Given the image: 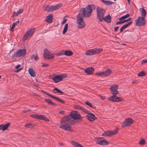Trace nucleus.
<instances>
[{
    "instance_id": "f257e3e1",
    "label": "nucleus",
    "mask_w": 147,
    "mask_h": 147,
    "mask_svg": "<svg viewBox=\"0 0 147 147\" xmlns=\"http://www.w3.org/2000/svg\"><path fill=\"white\" fill-rule=\"evenodd\" d=\"M81 118L80 115L74 111L71 112L70 115L63 117L61 120V125L60 127L66 130L72 131L70 125L73 124L74 120L79 119Z\"/></svg>"
},
{
    "instance_id": "f03ea898",
    "label": "nucleus",
    "mask_w": 147,
    "mask_h": 147,
    "mask_svg": "<svg viewBox=\"0 0 147 147\" xmlns=\"http://www.w3.org/2000/svg\"><path fill=\"white\" fill-rule=\"evenodd\" d=\"M118 86L117 85L112 86L110 88L112 94L114 95L109 98V100L113 102H118L121 101L122 99L121 97H118L115 96L119 92L117 90Z\"/></svg>"
},
{
    "instance_id": "7ed1b4c3",
    "label": "nucleus",
    "mask_w": 147,
    "mask_h": 147,
    "mask_svg": "<svg viewBox=\"0 0 147 147\" xmlns=\"http://www.w3.org/2000/svg\"><path fill=\"white\" fill-rule=\"evenodd\" d=\"M93 6L89 5L86 8H82L80 11L78 15L84 18V17L89 18L91 15L92 10V7Z\"/></svg>"
},
{
    "instance_id": "20e7f679",
    "label": "nucleus",
    "mask_w": 147,
    "mask_h": 147,
    "mask_svg": "<svg viewBox=\"0 0 147 147\" xmlns=\"http://www.w3.org/2000/svg\"><path fill=\"white\" fill-rule=\"evenodd\" d=\"M62 6V4L61 3H59L53 6L45 5L43 7V9L47 12L52 11L59 9Z\"/></svg>"
},
{
    "instance_id": "39448f33",
    "label": "nucleus",
    "mask_w": 147,
    "mask_h": 147,
    "mask_svg": "<svg viewBox=\"0 0 147 147\" xmlns=\"http://www.w3.org/2000/svg\"><path fill=\"white\" fill-rule=\"evenodd\" d=\"M97 17L100 22L103 20V17L105 13V11L100 7H98L96 9Z\"/></svg>"
},
{
    "instance_id": "423d86ee",
    "label": "nucleus",
    "mask_w": 147,
    "mask_h": 147,
    "mask_svg": "<svg viewBox=\"0 0 147 147\" xmlns=\"http://www.w3.org/2000/svg\"><path fill=\"white\" fill-rule=\"evenodd\" d=\"M26 54V51L25 49H20L17 51L13 55V57H24Z\"/></svg>"
},
{
    "instance_id": "0eeeda50",
    "label": "nucleus",
    "mask_w": 147,
    "mask_h": 147,
    "mask_svg": "<svg viewBox=\"0 0 147 147\" xmlns=\"http://www.w3.org/2000/svg\"><path fill=\"white\" fill-rule=\"evenodd\" d=\"M83 18L78 15L77 18V22L78 28H83L85 26L86 24L83 20Z\"/></svg>"
},
{
    "instance_id": "6e6552de",
    "label": "nucleus",
    "mask_w": 147,
    "mask_h": 147,
    "mask_svg": "<svg viewBox=\"0 0 147 147\" xmlns=\"http://www.w3.org/2000/svg\"><path fill=\"white\" fill-rule=\"evenodd\" d=\"M67 76L66 74H62L55 76L53 79V81L57 83L62 80L63 78H65Z\"/></svg>"
},
{
    "instance_id": "1a4fd4ad",
    "label": "nucleus",
    "mask_w": 147,
    "mask_h": 147,
    "mask_svg": "<svg viewBox=\"0 0 147 147\" xmlns=\"http://www.w3.org/2000/svg\"><path fill=\"white\" fill-rule=\"evenodd\" d=\"M44 57L45 58L48 59H52L54 57L53 55L47 49L44 50L43 53Z\"/></svg>"
},
{
    "instance_id": "9d476101",
    "label": "nucleus",
    "mask_w": 147,
    "mask_h": 147,
    "mask_svg": "<svg viewBox=\"0 0 147 147\" xmlns=\"http://www.w3.org/2000/svg\"><path fill=\"white\" fill-rule=\"evenodd\" d=\"M35 30L34 28H32L29 30L25 34L24 36V40H26L29 37H30L34 34Z\"/></svg>"
},
{
    "instance_id": "9b49d317",
    "label": "nucleus",
    "mask_w": 147,
    "mask_h": 147,
    "mask_svg": "<svg viewBox=\"0 0 147 147\" xmlns=\"http://www.w3.org/2000/svg\"><path fill=\"white\" fill-rule=\"evenodd\" d=\"M135 23L137 26H143L145 24L144 18V17H138L135 21Z\"/></svg>"
},
{
    "instance_id": "f8f14e48",
    "label": "nucleus",
    "mask_w": 147,
    "mask_h": 147,
    "mask_svg": "<svg viewBox=\"0 0 147 147\" xmlns=\"http://www.w3.org/2000/svg\"><path fill=\"white\" fill-rule=\"evenodd\" d=\"M87 112H85V113L88 114L86 117L89 121H92L96 119L94 114L87 110Z\"/></svg>"
},
{
    "instance_id": "ddd939ff",
    "label": "nucleus",
    "mask_w": 147,
    "mask_h": 147,
    "mask_svg": "<svg viewBox=\"0 0 147 147\" xmlns=\"http://www.w3.org/2000/svg\"><path fill=\"white\" fill-rule=\"evenodd\" d=\"M30 116L34 118L43 120L46 121H49V120L46 117L43 115L33 114L30 115Z\"/></svg>"
},
{
    "instance_id": "4468645a",
    "label": "nucleus",
    "mask_w": 147,
    "mask_h": 147,
    "mask_svg": "<svg viewBox=\"0 0 147 147\" xmlns=\"http://www.w3.org/2000/svg\"><path fill=\"white\" fill-rule=\"evenodd\" d=\"M96 143L100 145H105L108 144V142L106 140L100 138H96Z\"/></svg>"
},
{
    "instance_id": "2eb2a0df",
    "label": "nucleus",
    "mask_w": 147,
    "mask_h": 147,
    "mask_svg": "<svg viewBox=\"0 0 147 147\" xmlns=\"http://www.w3.org/2000/svg\"><path fill=\"white\" fill-rule=\"evenodd\" d=\"M133 123L132 119L130 118H129L126 119L123 123L122 124V126L125 127L130 125Z\"/></svg>"
},
{
    "instance_id": "dca6fc26",
    "label": "nucleus",
    "mask_w": 147,
    "mask_h": 147,
    "mask_svg": "<svg viewBox=\"0 0 147 147\" xmlns=\"http://www.w3.org/2000/svg\"><path fill=\"white\" fill-rule=\"evenodd\" d=\"M43 92L44 93H45V94H46L47 95H48L49 96H50V97H51L57 100L58 101H60L62 103H64V102L63 100L60 99L58 97H55L52 95H51L45 91H43Z\"/></svg>"
},
{
    "instance_id": "f3484780",
    "label": "nucleus",
    "mask_w": 147,
    "mask_h": 147,
    "mask_svg": "<svg viewBox=\"0 0 147 147\" xmlns=\"http://www.w3.org/2000/svg\"><path fill=\"white\" fill-rule=\"evenodd\" d=\"M10 125V123H8L5 125H0V130L4 131L7 129Z\"/></svg>"
},
{
    "instance_id": "a211bd4d",
    "label": "nucleus",
    "mask_w": 147,
    "mask_h": 147,
    "mask_svg": "<svg viewBox=\"0 0 147 147\" xmlns=\"http://www.w3.org/2000/svg\"><path fill=\"white\" fill-rule=\"evenodd\" d=\"M111 17L109 14L103 17V20L108 23H110L111 22Z\"/></svg>"
},
{
    "instance_id": "6ab92c4d",
    "label": "nucleus",
    "mask_w": 147,
    "mask_h": 147,
    "mask_svg": "<svg viewBox=\"0 0 147 147\" xmlns=\"http://www.w3.org/2000/svg\"><path fill=\"white\" fill-rule=\"evenodd\" d=\"M53 20V15L49 14L47 17L46 19V21L48 23H51Z\"/></svg>"
},
{
    "instance_id": "aec40b11",
    "label": "nucleus",
    "mask_w": 147,
    "mask_h": 147,
    "mask_svg": "<svg viewBox=\"0 0 147 147\" xmlns=\"http://www.w3.org/2000/svg\"><path fill=\"white\" fill-rule=\"evenodd\" d=\"M94 69L92 67H90L87 68L85 71L86 73L88 74H92L94 71Z\"/></svg>"
},
{
    "instance_id": "412c9836",
    "label": "nucleus",
    "mask_w": 147,
    "mask_h": 147,
    "mask_svg": "<svg viewBox=\"0 0 147 147\" xmlns=\"http://www.w3.org/2000/svg\"><path fill=\"white\" fill-rule=\"evenodd\" d=\"M132 22H130L126 24L125 25L123 26L120 29V32H122L124 30L128 27L129 25H130Z\"/></svg>"
},
{
    "instance_id": "4be33fe9",
    "label": "nucleus",
    "mask_w": 147,
    "mask_h": 147,
    "mask_svg": "<svg viewBox=\"0 0 147 147\" xmlns=\"http://www.w3.org/2000/svg\"><path fill=\"white\" fill-rule=\"evenodd\" d=\"M74 109H80L83 111L84 112H87V111L86 109H85L84 108L78 105H76L74 106Z\"/></svg>"
},
{
    "instance_id": "5701e85b",
    "label": "nucleus",
    "mask_w": 147,
    "mask_h": 147,
    "mask_svg": "<svg viewBox=\"0 0 147 147\" xmlns=\"http://www.w3.org/2000/svg\"><path fill=\"white\" fill-rule=\"evenodd\" d=\"M94 49H89L86 53V54L87 55H94Z\"/></svg>"
},
{
    "instance_id": "b1692460",
    "label": "nucleus",
    "mask_w": 147,
    "mask_h": 147,
    "mask_svg": "<svg viewBox=\"0 0 147 147\" xmlns=\"http://www.w3.org/2000/svg\"><path fill=\"white\" fill-rule=\"evenodd\" d=\"M28 72L30 75L32 77L35 76V72L34 70L32 68H30L28 70Z\"/></svg>"
},
{
    "instance_id": "393cba45",
    "label": "nucleus",
    "mask_w": 147,
    "mask_h": 147,
    "mask_svg": "<svg viewBox=\"0 0 147 147\" xmlns=\"http://www.w3.org/2000/svg\"><path fill=\"white\" fill-rule=\"evenodd\" d=\"M140 10L141 11V15L142 16V17H144V18L146 13L145 10L143 8H140Z\"/></svg>"
},
{
    "instance_id": "a878e982",
    "label": "nucleus",
    "mask_w": 147,
    "mask_h": 147,
    "mask_svg": "<svg viewBox=\"0 0 147 147\" xmlns=\"http://www.w3.org/2000/svg\"><path fill=\"white\" fill-rule=\"evenodd\" d=\"M72 143L75 147H83L80 144L78 143L75 141H72Z\"/></svg>"
},
{
    "instance_id": "bb28decb",
    "label": "nucleus",
    "mask_w": 147,
    "mask_h": 147,
    "mask_svg": "<svg viewBox=\"0 0 147 147\" xmlns=\"http://www.w3.org/2000/svg\"><path fill=\"white\" fill-rule=\"evenodd\" d=\"M119 129L117 128L115 129L114 130H110L111 136L116 134L118 132Z\"/></svg>"
},
{
    "instance_id": "cd10ccee",
    "label": "nucleus",
    "mask_w": 147,
    "mask_h": 147,
    "mask_svg": "<svg viewBox=\"0 0 147 147\" xmlns=\"http://www.w3.org/2000/svg\"><path fill=\"white\" fill-rule=\"evenodd\" d=\"M130 16V15L129 13H127L126 14V15L123 16L121 17L119 19V20L120 21L121 20H125V19L128 17H129Z\"/></svg>"
},
{
    "instance_id": "c85d7f7f",
    "label": "nucleus",
    "mask_w": 147,
    "mask_h": 147,
    "mask_svg": "<svg viewBox=\"0 0 147 147\" xmlns=\"http://www.w3.org/2000/svg\"><path fill=\"white\" fill-rule=\"evenodd\" d=\"M102 2L106 5H110L113 3V2L110 1L109 0H102Z\"/></svg>"
},
{
    "instance_id": "c756f323",
    "label": "nucleus",
    "mask_w": 147,
    "mask_h": 147,
    "mask_svg": "<svg viewBox=\"0 0 147 147\" xmlns=\"http://www.w3.org/2000/svg\"><path fill=\"white\" fill-rule=\"evenodd\" d=\"M94 55L99 53L102 51V49H94Z\"/></svg>"
},
{
    "instance_id": "7c9ffc66",
    "label": "nucleus",
    "mask_w": 147,
    "mask_h": 147,
    "mask_svg": "<svg viewBox=\"0 0 147 147\" xmlns=\"http://www.w3.org/2000/svg\"><path fill=\"white\" fill-rule=\"evenodd\" d=\"M73 53L69 50L65 51V55L67 56H70L72 55Z\"/></svg>"
},
{
    "instance_id": "2f4dec72",
    "label": "nucleus",
    "mask_w": 147,
    "mask_h": 147,
    "mask_svg": "<svg viewBox=\"0 0 147 147\" xmlns=\"http://www.w3.org/2000/svg\"><path fill=\"white\" fill-rule=\"evenodd\" d=\"M111 73V71L109 69H108L106 71H103V76H107L109 75Z\"/></svg>"
},
{
    "instance_id": "473e14b6",
    "label": "nucleus",
    "mask_w": 147,
    "mask_h": 147,
    "mask_svg": "<svg viewBox=\"0 0 147 147\" xmlns=\"http://www.w3.org/2000/svg\"><path fill=\"white\" fill-rule=\"evenodd\" d=\"M102 135L105 136H111L110 131L109 130L106 131L103 133Z\"/></svg>"
},
{
    "instance_id": "72a5a7b5",
    "label": "nucleus",
    "mask_w": 147,
    "mask_h": 147,
    "mask_svg": "<svg viewBox=\"0 0 147 147\" xmlns=\"http://www.w3.org/2000/svg\"><path fill=\"white\" fill-rule=\"evenodd\" d=\"M45 101L49 105H54L55 104L50 99H45Z\"/></svg>"
},
{
    "instance_id": "f704fd0d",
    "label": "nucleus",
    "mask_w": 147,
    "mask_h": 147,
    "mask_svg": "<svg viewBox=\"0 0 147 147\" xmlns=\"http://www.w3.org/2000/svg\"><path fill=\"white\" fill-rule=\"evenodd\" d=\"M68 27V25L67 24H66L64 28L63 32V34H64L67 32Z\"/></svg>"
},
{
    "instance_id": "c9c22d12",
    "label": "nucleus",
    "mask_w": 147,
    "mask_h": 147,
    "mask_svg": "<svg viewBox=\"0 0 147 147\" xmlns=\"http://www.w3.org/2000/svg\"><path fill=\"white\" fill-rule=\"evenodd\" d=\"M25 127L29 128H32L34 126V125L31 123H27L25 125Z\"/></svg>"
},
{
    "instance_id": "e433bc0d",
    "label": "nucleus",
    "mask_w": 147,
    "mask_h": 147,
    "mask_svg": "<svg viewBox=\"0 0 147 147\" xmlns=\"http://www.w3.org/2000/svg\"><path fill=\"white\" fill-rule=\"evenodd\" d=\"M53 91L54 93H60L61 94H63V92L61 91L60 90L56 88H54L53 89Z\"/></svg>"
},
{
    "instance_id": "4c0bfd02",
    "label": "nucleus",
    "mask_w": 147,
    "mask_h": 147,
    "mask_svg": "<svg viewBox=\"0 0 147 147\" xmlns=\"http://www.w3.org/2000/svg\"><path fill=\"white\" fill-rule=\"evenodd\" d=\"M65 51L64 50H63L57 53L56 55L57 56H60L65 55Z\"/></svg>"
},
{
    "instance_id": "58836bf2",
    "label": "nucleus",
    "mask_w": 147,
    "mask_h": 147,
    "mask_svg": "<svg viewBox=\"0 0 147 147\" xmlns=\"http://www.w3.org/2000/svg\"><path fill=\"white\" fill-rule=\"evenodd\" d=\"M21 66V65L18 64L16 66L15 68L16 69H18ZM22 69L20 68L18 69H17V70H16L15 71L16 72H18L20 71Z\"/></svg>"
},
{
    "instance_id": "ea45409f",
    "label": "nucleus",
    "mask_w": 147,
    "mask_h": 147,
    "mask_svg": "<svg viewBox=\"0 0 147 147\" xmlns=\"http://www.w3.org/2000/svg\"><path fill=\"white\" fill-rule=\"evenodd\" d=\"M145 75V73L144 71H142L138 74V76H139L141 77L144 76Z\"/></svg>"
},
{
    "instance_id": "a19ab883",
    "label": "nucleus",
    "mask_w": 147,
    "mask_h": 147,
    "mask_svg": "<svg viewBox=\"0 0 147 147\" xmlns=\"http://www.w3.org/2000/svg\"><path fill=\"white\" fill-rule=\"evenodd\" d=\"M85 103L86 105H88L90 107H91L92 108L94 107V106L93 105H92L90 102H89L87 101L85 102Z\"/></svg>"
},
{
    "instance_id": "79ce46f5",
    "label": "nucleus",
    "mask_w": 147,
    "mask_h": 147,
    "mask_svg": "<svg viewBox=\"0 0 147 147\" xmlns=\"http://www.w3.org/2000/svg\"><path fill=\"white\" fill-rule=\"evenodd\" d=\"M140 144L142 145H144L145 143V141L144 139H142L141 141L139 142Z\"/></svg>"
},
{
    "instance_id": "37998d69",
    "label": "nucleus",
    "mask_w": 147,
    "mask_h": 147,
    "mask_svg": "<svg viewBox=\"0 0 147 147\" xmlns=\"http://www.w3.org/2000/svg\"><path fill=\"white\" fill-rule=\"evenodd\" d=\"M124 23V20H121V21L120 20V21L117 22L116 23V25H118V24H123Z\"/></svg>"
},
{
    "instance_id": "c03bdc74",
    "label": "nucleus",
    "mask_w": 147,
    "mask_h": 147,
    "mask_svg": "<svg viewBox=\"0 0 147 147\" xmlns=\"http://www.w3.org/2000/svg\"><path fill=\"white\" fill-rule=\"evenodd\" d=\"M96 74L97 75L100 76H104L103 72H98L96 73Z\"/></svg>"
},
{
    "instance_id": "a18cd8bd",
    "label": "nucleus",
    "mask_w": 147,
    "mask_h": 147,
    "mask_svg": "<svg viewBox=\"0 0 147 147\" xmlns=\"http://www.w3.org/2000/svg\"><path fill=\"white\" fill-rule=\"evenodd\" d=\"M18 14L17 12L14 11L13 15V17H14V16H17Z\"/></svg>"
},
{
    "instance_id": "49530a36",
    "label": "nucleus",
    "mask_w": 147,
    "mask_h": 147,
    "mask_svg": "<svg viewBox=\"0 0 147 147\" xmlns=\"http://www.w3.org/2000/svg\"><path fill=\"white\" fill-rule=\"evenodd\" d=\"M19 23V21H18L16 22H14L13 24V26H16Z\"/></svg>"
},
{
    "instance_id": "de8ad7c7",
    "label": "nucleus",
    "mask_w": 147,
    "mask_h": 147,
    "mask_svg": "<svg viewBox=\"0 0 147 147\" xmlns=\"http://www.w3.org/2000/svg\"><path fill=\"white\" fill-rule=\"evenodd\" d=\"M23 11V9H19L18 11H17V12L18 13V14L21 13H22Z\"/></svg>"
},
{
    "instance_id": "09e8293b",
    "label": "nucleus",
    "mask_w": 147,
    "mask_h": 147,
    "mask_svg": "<svg viewBox=\"0 0 147 147\" xmlns=\"http://www.w3.org/2000/svg\"><path fill=\"white\" fill-rule=\"evenodd\" d=\"M145 63H147V59H144L142 61V63L143 64Z\"/></svg>"
},
{
    "instance_id": "8fccbe9b",
    "label": "nucleus",
    "mask_w": 147,
    "mask_h": 147,
    "mask_svg": "<svg viewBox=\"0 0 147 147\" xmlns=\"http://www.w3.org/2000/svg\"><path fill=\"white\" fill-rule=\"evenodd\" d=\"M131 18H129L127 20H123L124 23L125 22H127L129 21H130V20H131Z\"/></svg>"
},
{
    "instance_id": "3c124183",
    "label": "nucleus",
    "mask_w": 147,
    "mask_h": 147,
    "mask_svg": "<svg viewBox=\"0 0 147 147\" xmlns=\"http://www.w3.org/2000/svg\"><path fill=\"white\" fill-rule=\"evenodd\" d=\"M99 96L100 98H101V99L102 100H104L105 98V97L104 96L100 95Z\"/></svg>"
},
{
    "instance_id": "603ef678",
    "label": "nucleus",
    "mask_w": 147,
    "mask_h": 147,
    "mask_svg": "<svg viewBox=\"0 0 147 147\" xmlns=\"http://www.w3.org/2000/svg\"><path fill=\"white\" fill-rule=\"evenodd\" d=\"M43 65H42V67H47L48 66V65L46 63H42Z\"/></svg>"
},
{
    "instance_id": "864d4df0",
    "label": "nucleus",
    "mask_w": 147,
    "mask_h": 147,
    "mask_svg": "<svg viewBox=\"0 0 147 147\" xmlns=\"http://www.w3.org/2000/svg\"><path fill=\"white\" fill-rule=\"evenodd\" d=\"M65 111L62 110L59 112V113L61 114H64Z\"/></svg>"
},
{
    "instance_id": "5fc2aeb1",
    "label": "nucleus",
    "mask_w": 147,
    "mask_h": 147,
    "mask_svg": "<svg viewBox=\"0 0 147 147\" xmlns=\"http://www.w3.org/2000/svg\"><path fill=\"white\" fill-rule=\"evenodd\" d=\"M30 111V110L29 109H28V110H23L22 111V112L24 113H27L29 111Z\"/></svg>"
},
{
    "instance_id": "6e6d98bb",
    "label": "nucleus",
    "mask_w": 147,
    "mask_h": 147,
    "mask_svg": "<svg viewBox=\"0 0 147 147\" xmlns=\"http://www.w3.org/2000/svg\"><path fill=\"white\" fill-rule=\"evenodd\" d=\"M67 20L66 19H64L62 22V24H64L67 21Z\"/></svg>"
},
{
    "instance_id": "4d7b16f0",
    "label": "nucleus",
    "mask_w": 147,
    "mask_h": 147,
    "mask_svg": "<svg viewBox=\"0 0 147 147\" xmlns=\"http://www.w3.org/2000/svg\"><path fill=\"white\" fill-rule=\"evenodd\" d=\"M38 58V56L37 55H36V56H35V57L34 58V59L35 60H36Z\"/></svg>"
},
{
    "instance_id": "13d9d810",
    "label": "nucleus",
    "mask_w": 147,
    "mask_h": 147,
    "mask_svg": "<svg viewBox=\"0 0 147 147\" xmlns=\"http://www.w3.org/2000/svg\"><path fill=\"white\" fill-rule=\"evenodd\" d=\"M35 55H33L31 56V59H34V58L35 57Z\"/></svg>"
},
{
    "instance_id": "bf43d9fd",
    "label": "nucleus",
    "mask_w": 147,
    "mask_h": 147,
    "mask_svg": "<svg viewBox=\"0 0 147 147\" xmlns=\"http://www.w3.org/2000/svg\"><path fill=\"white\" fill-rule=\"evenodd\" d=\"M119 28V27H115L114 28L115 31V32Z\"/></svg>"
},
{
    "instance_id": "052dcab7",
    "label": "nucleus",
    "mask_w": 147,
    "mask_h": 147,
    "mask_svg": "<svg viewBox=\"0 0 147 147\" xmlns=\"http://www.w3.org/2000/svg\"><path fill=\"white\" fill-rule=\"evenodd\" d=\"M15 27V26H13V25L12 24L11 27V30L13 31V29Z\"/></svg>"
},
{
    "instance_id": "680f3d73",
    "label": "nucleus",
    "mask_w": 147,
    "mask_h": 147,
    "mask_svg": "<svg viewBox=\"0 0 147 147\" xmlns=\"http://www.w3.org/2000/svg\"><path fill=\"white\" fill-rule=\"evenodd\" d=\"M128 2V3L129 4L130 3V0H127Z\"/></svg>"
},
{
    "instance_id": "e2e57ef3",
    "label": "nucleus",
    "mask_w": 147,
    "mask_h": 147,
    "mask_svg": "<svg viewBox=\"0 0 147 147\" xmlns=\"http://www.w3.org/2000/svg\"><path fill=\"white\" fill-rule=\"evenodd\" d=\"M136 83V82L135 81H133L132 82V83L133 84H135Z\"/></svg>"
},
{
    "instance_id": "0e129e2a",
    "label": "nucleus",
    "mask_w": 147,
    "mask_h": 147,
    "mask_svg": "<svg viewBox=\"0 0 147 147\" xmlns=\"http://www.w3.org/2000/svg\"><path fill=\"white\" fill-rule=\"evenodd\" d=\"M59 144L60 145H62L63 144L61 143H59Z\"/></svg>"
},
{
    "instance_id": "69168bd1",
    "label": "nucleus",
    "mask_w": 147,
    "mask_h": 147,
    "mask_svg": "<svg viewBox=\"0 0 147 147\" xmlns=\"http://www.w3.org/2000/svg\"><path fill=\"white\" fill-rule=\"evenodd\" d=\"M1 78V76L0 75V79Z\"/></svg>"
},
{
    "instance_id": "338daca9",
    "label": "nucleus",
    "mask_w": 147,
    "mask_h": 147,
    "mask_svg": "<svg viewBox=\"0 0 147 147\" xmlns=\"http://www.w3.org/2000/svg\"><path fill=\"white\" fill-rule=\"evenodd\" d=\"M116 0H114V1H115Z\"/></svg>"
}]
</instances>
